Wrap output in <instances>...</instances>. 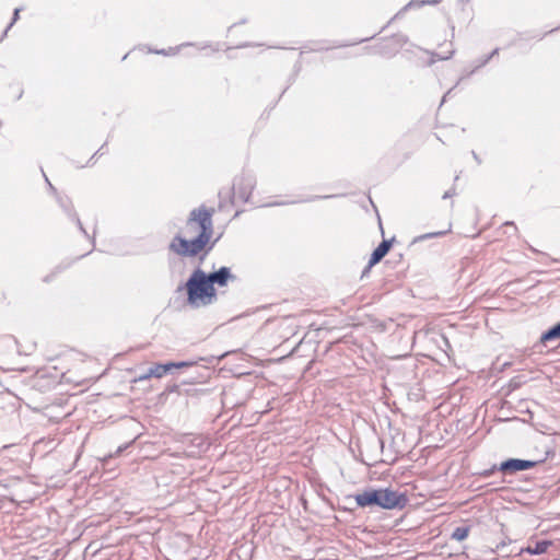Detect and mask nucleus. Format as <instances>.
Returning a JSON list of instances; mask_svg holds the SVG:
<instances>
[{"label":"nucleus","mask_w":560,"mask_h":560,"mask_svg":"<svg viewBox=\"0 0 560 560\" xmlns=\"http://www.w3.org/2000/svg\"><path fill=\"white\" fill-rule=\"evenodd\" d=\"M211 212L206 208L192 210L186 225L170 247L179 255H196L201 252L212 235Z\"/></svg>","instance_id":"1"},{"label":"nucleus","mask_w":560,"mask_h":560,"mask_svg":"<svg viewBox=\"0 0 560 560\" xmlns=\"http://www.w3.org/2000/svg\"><path fill=\"white\" fill-rule=\"evenodd\" d=\"M230 276V270L225 267L210 275L196 270L186 283L189 304L195 307L211 304L215 299L213 284L225 285Z\"/></svg>","instance_id":"2"},{"label":"nucleus","mask_w":560,"mask_h":560,"mask_svg":"<svg viewBox=\"0 0 560 560\" xmlns=\"http://www.w3.org/2000/svg\"><path fill=\"white\" fill-rule=\"evenodd\" d=\"M404 498L389 489L366 490L355 495L360 506L377 505L383 509H395L400 505Z\"/></svg>","instance_id":"3"},{"label":"nucleus","mask_w":560,"mask_h":560,"mask_svg":"<svg viewBox=\"0 0 560 560\" xmlns=\"http://www.w3.org/2000/svg\"><path fill=\"white\" fill-rule=\"evenodd\" d=\"M173 370V365H166V364H155L154 366L150 368L144 374L140 375L138 377L139 381H147L150 377H156L161 378L163 377L167 372Z\"/></svg>","instance_id":"4"},{"label":"nucleus","mask_w":560,"mask_h":560,"mask_svg":"<svg viewBox=\"0 0 560 560\" xmlns=\"http://www.w3.org/2000/svg\"><path fill=\"white\" fill-rule=\"evenodd\" d=\"M534 465V463L528 460H522V459H509L506 462H503L501 464V470L502 471H521L526 470L530 468Z\"/></svg>","instance_id":"5"},{"label":"nucleus","mask_w":560,"mask_h":560,"mask_svg":"<svg viewBox=\"0 0 560 560\" xmlns=\"http://www.w3.org/2000/svg\"><path fill=\"white\" fill-rule=\"evenodd\" d=\"M390 248V242L383 241L372 253L369 265L374 266L388 253Z\"/></svg>","instance_id":"6"},{"label":"nucleus","mask_w":560,"mask_h":560,"mask_svg":"<svg viewBox=\"0 0 560 560\" xmlns=\"http://www.w3.org/2000/svg\"><path fill=\"white\" fill-rule=\"evenodd\" d=\"M551 546V541L541 540L535 542V545H529L526 548L522 549L521 552H527L529 555H541L545 553L548 548Z\"/></svg>","instance_id":"7"},{"label":"nucleus","mask_w":560,"mask_h":560,"mask_svg":"<svg viewBox=\"0 0 560 560\" xmlns=\"http://www.w3.org/2000/svg\"><path fill=\"white\" fill-rule=\"evenodd\" d=\"M560 338V323L553 326L541 336L542 341H551Z\"/></svg>","instance_id":"8"},{"label":"nucleus","mask_w":560,"mask_h":560,"mask_svg":"<svg viewBox=\"0 0 560 560\" xmlns=\"http://www.w3.org/2000/svg\"><path fill=\"white\" fill-rule=\"evenodd\" d=\"M468 536V529L465 527H457L454 532L452 537L458 541L464 540Z\"/></svg>","instance_id":"9"},{"label":"nucleus","mask_w":560,"mask_h":560,"mask_svg":"<svg viewBox=\"0 0 560 560\" xmlns=\"http://www.w3.org/2000/svg\"><path fill=\"white\" fill-rule=\"evenodd\" d=\"M166 365H173V369H180L184 366H188L189 363L188 362H178V363L171 362V363H166Z\"/></svg>","instance_id":"10"},{"label":"nucleus","mask_w":560,"mask_h":560,"mask_svg":"<svg viewBox=\"0 0 560 560\" xmlns=\"http://www.w3.org/2000/svg\"><path fill=\"white\" fill-rule=\"evenodd\" d=\"M440 235H443V232L428 234V235L423 236L422 238L432 237V236H440Z\"/></svg>","instance_id":"11"},{"label":"nucleus","mask_w":560,"mask_h":560,"mask_svg":"<svg viewBox=\"0 0 560 560\" xmlns=\"http://www.w3.org/2000/svg\"><path fill=\"white\" fill-rule=\"evenodd\" d=\"M158 54H162V55H170V54H175V51L173 49H171L170 51H156Z\"/></svg>","instance_id":"12"},{"label":"nucleus","mask_w":560,"mask_h":560,"mask_svg":"<svg viewBox=\"0 0 560 560\" xmlns=\"http://www.w3.org/2000/svg\"><path fill=\"white\" fill-rule=\"evenodd\" d=\"M19 12H20V10H19V9H15V11H14V19H13V21H16L18 16H19Z\"/></svg>","instance_id":"13"}]
</instances>
